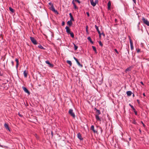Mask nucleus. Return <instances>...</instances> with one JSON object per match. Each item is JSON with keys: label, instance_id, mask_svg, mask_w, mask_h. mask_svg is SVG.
Instances as JSON below:
<instances>
[{"label": "nucleus", "instance_id": "nucleus-1", "mask_svg": "<svg viewBox=\"0 0 149 149\" xmlns=\"http://www.w3.org/2000/svg\"><path fill=\"white\" fill-rule=\"evenodd\" d=\"M68 112L69 114L74 118L75 117L74 113L73 112V110L72 109H70Z\"/></svg>", "mask_w": 149, "mask_h": 149}, {"label": "nucleus", "instance_id": "nucleus-2", "mask_svg": "<svg viewBox=\"0 0 149 149\" xmlns=\"http://www.w3.org/2000/svg\"><path fill=\"white\" fill-rule=\"evenodd\" d=\"M142 20L145 24H146L147 26H149V22L147 19H145L144 17H143Z\"/></svg>", "mask_w": 149, "mask_h": 149}, {"label": "nucleus", "instance_id": "nucleus-3", "mask_svg": "<svg viewBox=\"0 0 149 149\" xmlns=\"http://www.w3.org/2000/svg\"><path fill=\"white\" fill-rule=\"evenodd\" d=\"M129 38L130 42V43L131 49L132 50L134 49V47L133 46V44L132 40L131 39V38L130 36H129Z\"/></svg>", "mask_w": 149, "mask_h": 149}, {"label": "nucleus", "instance_id": "nucleus-4", "mask_svg": "<svg viewBox=\"0 0 149 149\" xmlns=\"http://www.w3.org/2000/svg\"><path fill=\"white\" fill-rule=\"evenodd\" d=\"M30 38L31 41L34 44L36 45L37 44V42L36 40L33 37H30Z\"/></svg>", "mask_w": 149, "mask_h": 149}, {"label": "nucleus", "instance_id": "nucleus-5", "mask_svg": "<svg viewBox=\"0 0 149 149\" xmlns=\"http://www.w3.org/2000/svg\"><path fill=\"white\" fill-rule=\"evenodd\" d=\"M50 8V9L53 11H54V12L55 13H58V12L57 10H55V9L53 6V4H52Z\"/></svg>", "mask_w": 149, "mask_h": 149}, {"label": "nucleus", "instance_id": "nucleus-6", "mask_svg": "<svg viewBox=\"0 0 149 149\" xmlns=\"http://www.w3.org/2000/svg\"><path fill=\"white\" fill-rule=\"evenodd\" d=\"M74 59L76 61L78 65L79 66H80L82 68L83 67V65L80 63L79 62L78 59L77 58H76L75 57H74Z\"/></svg>", "mask_w": 149, "mask_h": 149}, {"label": "nucleus", "instance_id": "nucleus-7", "mask_svg": "<svg viewBox=\"0 0 149 149\" xmlns=\"http://www.w3.org/2000/svg\"><path fill=\"white\" fill-rule=\"evenodd\" d=\"M77 138L80 140L82 141L83 140V138L81 136L80 133H79L77 134Z\"/></svg>", "mask_w": 149, "mask_h": 149}, {"label": "nucleus", "instance_id": "nucleus-8", "mask_svg": "<svg viewBox=\"0 0 149 149\" xmlns=\"http://www.w3.org/2000/svg\"><path fill=\"white\" fill-rule=\"evenodd\" d=\"M132 69V67L130 66L127 68L125 71V72L126 73H127L128 72H129Z\"/></svg>", "mask_w": 149, "mask_h": 149}, {"label": "nucleus", "instance_id": "nucleus-9", "mask_svg": "<svg viewBox=\"0 0 149 149\" xmlns=\"http://www.w3.org/2000/svg\"><path fill=\"white\" fill-rule=\"evenodd\" d=\"M22 88L24 91H25L26 93H27L29 94H30V92L29 91L26 87L23 86Z\"/></svg>", "mask_w": 149, "mask_h": 149}, {"label": "nucleus", "instance_id": "nucleus-10", "mask_svg": "<svg viewBox=\"0 0 149 149\" xmlns=\"http://www.w3.org/2000/svg\"><path fill=\"white\" fill-rule=\"evenodd\" d=\"M95 29H96V30H97V31L98 32V33L99 35V36L100 37L101 35V33H100V31H99V29L98 27L96 25H95Z\"/></svg>", "mask_w": 149, "mask_h": 149}, {"label": "nucleus", "instance_id": "nucleus-11", "mask_svg": "<svg viewBox=\"0 0 149 149\" xmlns=\"http://www.w3.org/2000/svg\"><path fill=\"white\" fill-rule=\"evenodd\" d=\"M45 63H46L49 65V66L50 67H53V65L52 64H51L48 61H45Z\"/></svg>", "mask_w": 149, "mask_h": 149}, {"label": "nucleus", "instance_id": "nucleus-12", "mask_svg": "<svg viewBox=\"0 0 149 149\" xmlns=\"http://www.w3.org/2000/svg\"><path fill=\"white\" fill-rule=\"evenodd\" d=\"M91 130H92L94 133H97V131L95 130L94 126L93 125H91Z\"/></svg>", "mask_w": 149, "mask_h": 149}, {"label": "nucleus", "instance_id": "nucleus-13", "mask_svg": "<svg viewBox=\"0 0 149 149\" xmlns=\"http://www.w3.org/2000/svg\"><path fill=\"white\" fill-rule=\"evenodd\" d=\"M65 29L66 30V32L68 34H69L71 32L70 29L68 26H66L65 28Z\"/></svg>", "mask_w": 149, "mask_h": 149}, {"label": "nucleus", "instance_id": "nucleus-14", "mask_svg": "<svg viewBox=\"0 0 149 149\" xmlns=\"http://www.w3.org/2000/svg\"><path fill=\"white\" fill-rule=\"evenodd\" d=\"M91 4L93 6H95L96 4L94 1L93 0H90Z\"/></svg>", "mask_w": 149, "mask_h": 149}, {"label": "nucleus", "instance_id": "nucleus-15", "mask_svg": "<svg viewBox=\"0 0 149 149\" xmlns=\"http://www.w3.org/2000/svg\"><path fill=\"white\" fill-rule=\"evenodd\" d=\"M111 2L110 1H109L107 3L108 9V10H110L111 9Z\"/></svg>", "mask_w": 149, "mask_h": 149}, {"label": "nucleus", "instance_id": "nucleus-16", "mask_svg": "<svg viewBox=\"0 0 149 149\" xmlns=\"http://www.w3.org/2000/svg\"><path fill=\"white\" fill-rule=\"evenodd\" d=\"M95 118L97 121H101V120L100 118L99 117L98 115H96L95 116Z\"/></svg>", "mask_w": 149, "mask_h": 149}, {"label": "nucleus", "instance_id": "nucleus-17", "mask_svg": "<svg viewBox=\"0 0 149 149\" xmlns=\"http://www.w3.org/2000/svg\"><path fill=\"white\" fill-rule=\"evenodd\" d=\"M94 110L95 111H96V113L98 115L101 114V112L99 110L95 108Z\"/></svg>", "mask_w": 149, "mask_h": 149}, {"label": "nucleus", "instance_id": "nucleus-18", "mask_svg": "<svg viewBox=\"0 0 149 149\" xmlns=\"http://www.w3.org/2000/svg\"><path fill=\"white\" fill-rule=\"evenodd\" d=\"M4 126L6 129L8 130L9 131H10L8 126L7 124L5 123L4 125Z\"/></svg>", "mask_w": 149, "mask_h": 149}, {"label": "nucleus", "instance_id": "nucleus-19", "mask_svg": "<svg viewBox=\"0 0 149 149\" xmlns=\"http://www.w3.org/2000/svg\"><path fill=\"white\" fill-rule=\"evenodd\" d=\"M87 39L90 41V42H91V43L92 44H93V42L92 41L90 37L89 36V37H88L87 38Z\"/></svg>", "mask_w": 149, "mask_h": 149}, {"label": "nucleus", "instance_id": "nucleus-20", "mask_svg": "<svg viewBox=\"0 0 149 149\" xmlns=\"http://www.w3.org/2000/svg\"><path fill=\"white\" fill-rule=\"evenodd\" d=\"M126 93L128 96H130L132 94V92L130 91H128Z\"/></svg>", "mask_w": 149, "mask_h": 149}, {"label": "nucleus", "instance_id": "nucleus-21", "mask_svg": "<svg viewBox=\"0 0 149 149\" xmlns=\"http://www.w3.org/2000/svg\"><path fill=\"white\" fill-rule=\"evenodd\" d=\"M27 72L26 70H24V71L23 74H24V77L25 78H26L27 77Z\"/></svg>", "mask_w": 149, "mask_h": 149}, {"label": "nucleus", "instance_id": "nucleus-22", "mask_svg": "<svg viewBox=\"0 0 149 149\" xmlns=\"http://www.w3.org/2000/svg\"><path fill=\"white\" fill-rule=\"evenodd\" d=\"M72 3L73 4L74 7L75 9H77L78 7L76 6V5L75 4L74 2V1H72Z\"/></svg>", "mask_w": 149, "mask_h": 149}, {"label": "nucleus", "instance_id": "nucleus-23", "mask_svg": "<svg viewBox=\"0 0 149 149\" xmlns=\"http://www.w3.org/2000/svg\"><path fill=\"white\" fill-rule=\"evenodd\" d=\"M67 23L70 26L72 24V22L71 20L68 21Z\"/></svg>", "mask_w": 149, "mask_h": 149}, {"label": "nucleus", "instance_id": "nucleus-24", "mask_svg": "<svg viewBox=\"0 0 149 149\" xmlns=\"http://www.w3.org/2000/svg\"><path fill=\"white\" fill-rule=\"evenodd\" d=\"M69 34H70V36L72 38H74V35L73 33L72 32H70V33H69Z\"/></svg>", "mask_w": 149, "mask_h": 149}, {"label": "nucleus", "instance_id": "nucleus-25", "mask_svg": "<svg viewBox=\"0 0 149 149\" xmlns=\"http://www.w3.org/2000/svg\"><path fill=\"white\" fill-rule=\"evenodd\" d=\"M38 47L40 49H45V48L40 45H38Z\"/></svg>", "mask_w": 149, "mask_h": 149}, {"label": "nucleus", "instance_id": "nucleus-26", "mask_svg": "<svg viewBox=\"0 0 149 149\" xmlns=\"http://www.w3.org/2000/svg\"><path fill=\"white\" fill-rule=\"evenodd\" d=\"M67 63H68L69 65H70V66H71L72 65V62L71 61L69 60H67Z\"/></svg>", "mask_w": 149, "mask_h": 149}, {"label": "nucleus", "instance_id": "nucleus-27", "mask_svg": "<svg viewBox=\"0 0 149 149\" xmlns=\"http://www.w3.org/2000/svg\"><path fill=\"white\" fill-rule=\"evenodd\" d=\"M92 47L93 50L95 51V53H97L96 47L94 46H92Z\"/></svg>", "mask_w": 149, "mask_h": 149}, {"label": "nucleus", "instance_id": "nucleus-28", "mask_svg": "<svg viewBox=\"0 0 149 149\" xmlns=\"http://www.w3.org/2000/svg\"><path fill=\"white\" fill-rule=\"evenodd\" d=\"M9 10L12 13H13L14 12V10L11 7L9 8Z\"/></svg>", "mask_w": 149, "mask_h": 149}, {"label": "nucleus", "instance_id": "nucleus-29", "mask_svg": "<svg viewBox=\"0 0 149 149\" xmlns=\"http://www.w3.org/2000/svg\"><path fill=\"white\" fill-rule=\"evenodd\" d=\"M129 105L131 107V108L132 109L133 111L135 110V109H134L133 106L132 105H131V104H129Z\"/></svg>", "mask_w": 149, "mask_h": 149}, {"label": "nucleus", "instance_id": "nucleus-30", "mask_svg": "<svg viewBox=\"0 0 149 149\" xmlns=\"http://www.w3.org/2000/svg\"><path fill=\"white\" fill-rule=\"evenodd\" d=\"M74 49L75 50H76L78 48V47L76 46L75 44H74Z\"/></svg>", "mask_w": 149, "mask_h": 149}, {"label": "nucleus", "instance_id": "nucleus-31", "mask_svg": "<svg viewBox=\"0 0 149 149\" xmlns=\"http://www.w3.org/2000/svg\"><path fill=\"white\" fill-rule=\"evenodd\" d=\"M86 31L87 33H88V26H86Z\"/></svg>", "mask_w": 149, "mask_h": 149}, {"label": "nucleus", "instance_id": "nucleus-32", "mask_svg": "<svg viewBox=\"0 0 149 149\" xmlns=\"http://www.w3.org/2000/svg\"><path fill=\"white\" fill-rule=\"evenodd\" d=\"M99 45L101 47H102L103 45V44H102V43L101 42V41H100L99 42Z\"/></svg>", "mask_w": 149, "mask_h": 149}, {"label": "nucleus", "instance_id": "nucleus-33", "mask_svg": "<svg viewBox=\"0 0 149 149\" xmlns=\"http://www.w3.org/2000/svg\"><path fill=\"white\" fill-rule=\"evenodd\" d=\"M70 20H71V21H74V19L73 18V16L70 17Z\"/></svg>", "mask_w": 149, "mask_h": 149}, {"label": "nucleus", "instance_id": "nucleus-34", "mask_svg": "<svg viewBox=\"0 0 149 149\" xmlns=\"http://www.w3.org/2000/svg\"><path fill=\"white\" fill-rule=\"evenodd\" d=\"M15 61L16 62V63L19 64V61L17 58H16L15 59Z\"/></svg>", "mask_w": 149, "mask_h": 149}, {"label": "nucleus", "instance_id": "nucleus-35", "mask_svg": "<svg viewBox=\"0 0 149 149\" xmlns=\"http://www.w3.org/2000/svg\"><path fill=\"white\" fill-rule=\"evenodd\" d=\"M73 1H75L79 3H80V1H79V0H73Z\"/></svg>", "mask_w": 149, "mask_h": 149}, {"label": "nucleus", "instance_id": "nucleus-36", "mask_svg": "<svg viewBox=\"0 0 149 149\" xmlns=\"http://www.w3.org/2000/svg\"><path fill=\"white\" fill-rule=\"evenodd\" d=\"M114 51H115L116 52V53L117 54H119V53H118V51L117 50V49H114Z\"/></svg>", "mask_w": 149, "mask_h": 149}, {"label": "nucleus", "instance_id": "nucleus-37", "mask_svg": "<svg viewBox=\"0 0 149 149\" xmlns=\"http://www.w3.org/2000/svg\"><path fill=\"white\" fill-rule=\"evenodd\" d=\"M94 2H95V4H96L97 3H98V0H95Z\"/></svg>", "mask_w": 149, "mask_h": 149}, {"label": "nucleus", "instance_id": "nucleus-38", "mask_svg": "<svg viewBox=\"0 0 149 149\" xmlns=\"http://www.w3.org/2000/svg\"><path fill=\"white\" fill-rule=\"evenodd\" d=\"M134 111L135 113V114L136 115H137V111H136V110H134Z\"/></svg>", "mask_w": 149, "mask_h": 149}, {"label": "nucleus", "instance_id": "nucleus-39", "mask_svg": "<svg viewBox=\"0 0 149 149\" xmlns=\"http://www.w3.org/2000/svg\"><path fill=\"white\" fill-rule=\"evenodd\" d=\"M86 13L88 17H89L90 16L89 13L88 12H87Z\"/></svg>", "mask_w": 149, "mask_h": 149}, {"label": "nucleus", "instance_id": "nucleus-40", "mask_svg": "<svg viewBox=\"0 0 149 149\" xmlns=\"http://www.w3.org/2000/svg\"><path fill=\"white\" fill-rule=\"evenodd\" d=\"M11 62L12 64V66H14V62L13 61H12Z\"/></svg>", "mask_w": 149, "mask_h": 149}, {"label": "nucleus", "instance_id": "nucleus-41", "mask_svg": "<svg viewBox=\"0 0 149 149\" xmlns=\"http://www.w3.org/2000/svg\"><path fill=\"white\" fill-rule=\"evenodd\" d=\"M65 24V22H63L62 23V26H63Z\"/></svg>", "mask_w": 149, "mask_h": 149}, {"label": "nucleus", "instance_id": "nucleus-42", "mask_svg": "<svg viewBox=\"0 0 149 149\" xmlns=\"http://www.w3.org/2000/svg\"><path fill=\"white\" fill-rule=\"evenodd\" d=\"M18 65H19V64L16 63V68H18Z\"/></svg>", "mask_w": 149, "mask_h": 149}, {"label": "nucleus", "instance_id": "nucleus-43", "mask_svg": "<svg viewBox=\"0 0 149 149\" xmlns=\"http://www.w3.org/2000/svg\"><path fill=\"white\" fill-rule=\"evenodd\" d=\"M133 123L134 124H137L136 122L135 121H134V122H133Z\"/></svg>", "mask_w": 149, "mask_h": 149}, {"label": "nucleus", "instance_id": "nucleus-44", "mask_svg": "<svg viewBox=\"0 0 149 149\" xmlns=\"http://www.w3.org/2000/svg\"><path fill=\"white\" fill-rule=\"evenodd\" d=\"M141 123L142 124H143V126L144 127V126H145V125L143 123V122L142 121H141Z\"/></svg>", "mask_w": 149, "mask_h": 149}, {"label": "nucleus", "instance_id": "nucleus-45", "mask_svg": "<svg viewBox=\"0 0 149 149\" xmlns=\"http://www.w3.org/2000/svg\"><path fill=\"white\" fill-rule=\"evenodd\" d=\"M69 15H70V17L72 16V14H71V13H69Z\"/></svg>", "mask_w": 149, "mask_h": 149}, {"label": "nucleus", "instance_id": "nucleus-46", "mask_svg": "<svg viewBox=\"0 0 149 149\" xmlns=\"http://www.w3.org/2000/svg\"><path fill=\"white\" fill-rule=\"evenodd\" d=\"M141 84L143 85H144V84L142 81H141L140 82Z\"/></svg>", "mask_w": 149, "mask_h": 149}, {"label": "nucleus", "instance_id": "nucleus-47", "mask_svg": "<svg viewBox=\"0 0 149 149\" xmlns=\"http://www.w3.org/2000/svg\"><path fill=\"white\" fill-rule=\"evenodd\" d=\"M132 1H133V2H134V3H136V0H132Z\"/></svg>", "mask_w": 149, "mask_h": 149}, {"label": "nucleus", "instance_id": "nucleus-48", "mask_svg": "<svg viewBox=\"0 0 149 149\" xmlns=\"http://www.w3.org/2000/svg\"><path fill=\"white\" fill-rule=\"evenodd\" d=\"M140 49H138L137 50V52H139L140 51Z\"/></svg>", "mask_w": 149, "mask_h": 149}, {"label": "nucleus", "instance_id": "nucleus-49", "mask_svg": "<svg viewBox=\"0 0 149 149\" xmlns=\"http://www.w3.org/2000/svg\"><path fill=\"white\" fill-rule=\"evenodd\" d=\"M143 95L144 96H146V95L145 94V93H143Z\"/></svg>", "mask_w": 149, "mask_h": 149}, {"label": "nucleus", "instance_id": "nucleus-50", "mask_svg": "<svg viewBox=\"0 0 149 149\" xmlns=\"http://www.w3.org/2000/svg\"><path fill=\"white\" fill-rule=\"evenodd\" d=\"M137 102H138V103H139V100H137Z\"/></svg>", "mask_w": 149, "mask_h": 149}, {"label": "nucleus", "instance_id": "nucleus-51", "mask_svg": "<svg viewBox=\"0 0 149 149\" xmlns=\"http://www.w3.org/2000/svg\"><path fill=\"white\" fill-rule=\"evenodd\" d=\"M49 5H51V6L52 4H52V3H51L50 2V3H49Z\"/></svg>", "mask_w": 149, "mask_h": 149}, {"label": "nucleus", "instance_id": "nucleus-52", "mask_svg": "<svg viewBox=\"0 0 149 149\" xmlns=\"http://www.w3.org/2000/svg\"><path fill=\"white\" fill-rule=\"evenodd\" d=\"M18 115H19V116H21V114H20L19 113V114H18Z\"/></svg>", "mask_w": 149, "mask_h": 149}, {"label": "nucleus", "instance_id": "nucleus-53", "mask_svg": "<svg viewBox=\"0 0 149 149\" xmlns=\"http://www.w3.org/2000/svg\"><path fill=\"white\" fill-rule=\"evenodd\" d=\"M51 134L52 135V136H53V134L52 132Z\"/></svg>", "mask_w": 149, "mask_h": 149}, {"label": "nucleus", "instance_id": "nucleus-54", "mask_svg": "<svg viewBox=\"0 0 149 149\" xmlns=\"http://www.w3.org/2000/svg\"><path fill=\"white\" fill-rule=\"evenodd\" d=\"M101 34H102L104 36V33H101Z\"/></svg>", "mask_w": 149, "mask_h": 149}, {"label": "nucleus", "instance_id": "nucleus-55", "mask_svg": "<svg viewBox=\"0 0 149 149\" xmlns=\"http://www.w3.org/2000/svg\"><path fill=\"white\" fill-rule=\"evenodd\" d=\"M129 140L130 141L131 140V138H129Z\"/></svg>", "mask_w": 149, "mask_h": 149}, {"label": "nucleus", "instance_id": "nucleus-56", "mask_svg": "<svg viewBox=\"0 0 149 149\" xmlns=\"http://www.w3.org/2000/svg\"><path fill=\"white\" fill-rule=\"evenodd\" d=\"M139 131H140V132H141V130H139Z\"/></svg>", "mask_w": 149, "mask_h": 149}, {"label": "nucleus", "instance_id": "nucleus-57", "mask_svg": "<svg viewBox=\"0 0 149 149\" xmlns=\"http://www.w3.org/2000/svg\"><path fill=\"white\" fill-rule=\"evenodd\" d=\"M115 21H117V19H115Z\"/></svg>", "mask_w": 149, "mask_h": 149}, {"label": "nucleus", "instance_id": "nucleus-58", "mask_svg": "<svg viewBox=\"0 0 149 149\" xmlns=\"http://www.w3.org/2000/svg\"><path fill=\"white\" fill-rule=\"evenodd\" d=\"M133 96H134V94H133Z\"/></svg>", "mask_w": 149, "mask_h": 149}]
</instances>
